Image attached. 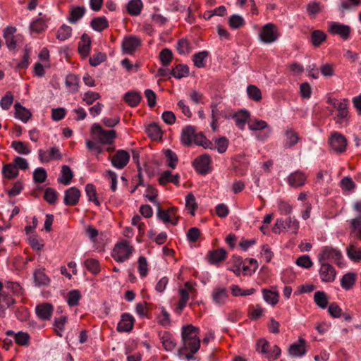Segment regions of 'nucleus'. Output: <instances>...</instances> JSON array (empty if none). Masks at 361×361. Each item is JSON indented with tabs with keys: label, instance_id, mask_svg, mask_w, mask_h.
Wrapping results in <instances>:
<instances>
[{
	"label": "nucleus",
	"instance_id": "22",
	"mask_svg": "<svg viewBox=\"0 0 361 361\" xmlns=\"http://www.w3.org/2000/svg\"><path fill=\"white\" fill-rule=\"evenodd\" d=\"M159 337L164 348L166 351H171L174 349L176 343L170 333L167 331L160 332Z\"/></svg>",
	"mask_w": 361,
	"mask_h": 361
},
{
	"label": "nucleus",
	"instance_id": "49",
	"mask_svg": "<svg viewBox=\"0 0 361 361\" xmlns=\"http://www.w3.org/2000/svg\"><path fill=\"white\" fill-rule=\"evenodd\" d=\"M177 50L180 54H188L192 50V46L187 39L182 38L178 41Z\"/></svg>",
	"mask_w": 361,
	"mask_h": 361
},
{
	"label": "nucleus",
	"instance_id": "30",
	"mask_svg": "<svg viewBox=\"0 0 361 361\" xmlns=\"http://www.w3.org/2000/svg\"><path fill=\"white\" fill-rule=\"evenodd\" d=\"M146 133L152 140H157L161 139L162 131L160 126L156 123H152L146 127Z\"/></svg>",
	"mask_w": 361,
	"mask_h": 361
},
{
	"label": "nucleus",
	"instance_id": "54",
	"mask_svg": "<svg viewBox=\"0 0 361 361\" xmlns=\"http://www.w3.org/2000/svg\"><path fill=\"white\" fill-rule=\"evenodd\" d=\"M81 298V294L78 290H71L66 297V301L69 306L74 307L78 305L79 300Z\"/></svg>",
	"mask_w": 361,
	"mask_h": 361
},
{
	"label": "nucleus",
	"instance_id": "43",
	"mask_svg": "<svg viewBox=\"0 0 361 361\" xmlns=\"http://www.w3.org/2000/svg\"><path fill=\"white\" fill-rule=\"evenodd\" d=\"M263 298L269 305L274 306L279 302V294L277 291L264 289Z\"/></svg>",
	"mask_w": 361,
	"mask_h": 361
},
{
	"label": "nucleus",
	"instance_id": "60",
	"mask_svg": "<svg viewBox=\"0 0 361 361\" xmlns=\"http://www.w3.org/2000/svg\"><path fill=\"white\" fill-rule=\"evenodd\" d=\"M185 207L190 210V214L194 216L197 204L195 197L192 192L188 193L185 197Z\"/></svg>",
	"mask_w": 361,
	"mask_h": 361
},
{
	"label": "nucleus",
	"instance_id": "50",
	"mask_svg": "<svg viewBox=\"0 0 361 361\" xmlns=\"http://www.w3.org/2000/svg\"><path fill=\"white\" fill-rule=\"evenodd\" d=\"M315 303L321 308L325 309L328 305V296L324 291H317L314 295Z\"/></svg>",
	"mask_w": 361,
	"mask_h": 361
},
{
	"label": "nucleus",
	"instance_id": "37",
	"mask_svg": "<svg viewBox=\"0 0 361 361\" xmlns=\"http://www.w3.org/2000/svg\"><path fill=\"white\" fill-rule=\"evenodd\" d=\"M4 176L8 179H13L18 175V170L13 163L4 164L2 168Z\"/></svg>",
	"mask_w": 361,
	"mask_h": 361
},
{
	"label": "nucleus",
	"instance_id": "7",
	"mask_svg": "<svg viewBox=\"0 0 361 361\" xmlns=\"http://www.w3.org/2000/svg\"><path fill=\"white\" fill-rule=\"evenodd\" d=\"M129 160V153L123 149H118L116 151L115 154L111 159L112 165L118 169H123L128 164Z\"/></svg>",
	"mask_w": 361,
	"mask_h": 361
},
{
	"label": "nucleus",
	"instance_id": "26",
	"mask_svg": "<svg viewBox=\"0 0 361 361\" xmlns=\"http://www.w3.org/2000/svg\"><path fill=\"white\" fill-rule=\"evenodd\" d=\"M14 108L15 117L18 119L22 121L24 123H26L31 118L32 113L30 111V110L23 106L20 103H16L14 105Z\"/></svg>",
	"mask_w": 361,
	"mask_h": 361
},
{
	"label": "nucleus",
	"instance_id": "32",
	"mask_svg": "<svg viewBox=\"0 0 361 361\" xmlns=\"http://www.w3.org/2000/svg\"><path fill=\"white\" fill-rule=\"evenodd\" d=\"M179 176L178 174L173 175L170 171H164L159 178V183L161 185H165L167 183H173V184L179 185Z\"/></svg>",
	"mask_w": 361,
	"mask_h": 361
},
{
	"label": "nucleus",
	"instance_id": "63",
	"mask_svg": "<svg viewBox=\"0 0 361 361\" xmlns=\"http://www.w3.org/2000/svg\"><path fill=\"white\" fill-rule=\"evenodd\" d=\"M47 177V173L44 168H37L33 173V179L35 183H44Z\"/></svg>",
	"mask_w": 361,
	"mask_h": 361
},
{
	"label": "nucleus",
	"instance_id": "17",
	"mask_svg": "<svg viewBox=\"0 0 361 361\" xmlns=\"http://www.w3.org/2000/svg\"><path fill=\"white\" fill-rule=\"evenodd\" d=\"M194 126H187L183 128L180 135V141L185 146H190L196 135Z\"/></svg>",
	"mask_w": 361,
	"mask_h": 361
},
{
	"label": "nucleus",
	"instance_id": "21",
	"mask_svg": "<svg viewBox=\"0 0 361 361\" xmlns=\"http://www.w3.org/2000/svg\"><path fill=\"white\" fill-rule=\"evenodd\" d=\"M91 49V39L87 34H83L78 43V51L80 54L85 57L89 55Z\"/></svg>",
	"mask_w": 361,
	"mask_h": 361
},
{
	"label": "nucleus",
	"instance_id": "9",
	"mask_svg": "<svg viewBox=\"0 0 361 361\" xmlns=\"http://www.w3.org/2000/svg\"><path fill=\"white\" fill-rule=\"evenodd\" d=\"M307 178L305 172L297 170L289 174L287 178V183L290 187L300 188L306 183Z\"/></svg>",
	"mask_w": 361,
	"mask_h": 361
},
{
	"label": "nucleus",
	"instance_id": "47",
	"mask_svg": "<svg viewBox=\"0 0 361 361\" xmlns=\"http://www.w3.org/2000/svg\"><path fill=\"white\" fill-rule=\"evenodd\" d=\"M207 51L197 52L193 55V63L195 66L197 68H204L205 66V60L208 56Z\"/></svg>",
	"mask_w": 361,
	"mask_h": 361
},
{
	"label": "nucleus",
	"instance_id": "46",
	"mask_svg": "<svg viewBox=\"0 0 361 361\" xmlns=\"http://www.w3.org/2000/svg\"><path fill=\"white\" fill-rule=\"evenodd\" d=\"M47 27L46 22L42 18L34 20L30 25V31L37 34L44 32Z\"/></svg>",
	"mask_w": 361,
	"mask_h": 361
},
{
	"label": "nucleus",
	"instance_id": "24",
	"mask_svg": "<svg viewBox=\"0 0 361 361\" xmlns=\"http://www.w3.org/2000/svg\"><path fill=\"white\" fill-rule=\"evenodd\" d=\"M250 118V113L247 110H240L232 116L235 120V126L240 130H244L246 122Z\"/></svg>",
	"mask_w": 361,
	"mask_h": 361
},
{
	"label": "nucleus",
	"instance_id": "28",
	"mask_svg": "<svg viewBox=\"0 0 361 361\" xmlns=\"http://www.w3.org/2000/svg\"><path fill=\"white\" fill-rule=\"evenodd\" d=\"M80 78L75 74H68L66 76L65 84L71 93H75L79 90Z\"/></svg>",
	"mask_w": 361,
	"mask_h": 361
},
{
	"label": "nucleus",
	"instance_id": "52",
	"mask_svg": "<svg viewBox=\"0 0 361 361\" xmlns=\"http://www.w3.org/2000/svg\"><path fill=\"white\" fill-rule=\"evenodd\" d=\"M122 251L123 250H112L111 252L112 257L118 262L126 261L131 254V250H126L125 252Z\"/></svg>",
	"mask_w": 361,
	"mask_h": 361
},
{
	"label": "nucleus",
	"instance_id": "33",
	"mask_svg": "<svg viewBox=\"0 0 361 361\" xmlns=\"http://www.w3.org/2000/svg\"><path fill=\"white\" fill-rule=\"evenodd\" d=\"M143 4L141 0H130L126 5L128 13L131 16H138L142 11Z\"/></svg>",
	"mask_w": 361,
	"mask_h": 361
},
{
	"label": "nucleus",
	"instance_id": "20",
	"mask_svg": "<svg viewBox=\"0 0 361 361\" xmlns=\"http://www.w3.org/2000/svg\"><path fill=\"white\" fill-rule=\"evenodd\" d=\"M199 332L200 329L192 324L183 326L181 332L182 341L200 338L198 337Z\"/></svg>",
	"mask_w": 361,
	"mask_h": 361
},
{
	"label": "nucleus",
	"instance_id": "41",
	"mask_svg": "<svg viewBox=\"0 0 361 361\" xmlns=\"http://www.w3.org/2000/svg\"><path fill=\"white\" fill-rule=\"evenodd\" d=\"M170 73L174 78L180 79L188 75L189 68L187 65L178 64L171 71Z\"/></svg>",
	"mask_w": 361,
	"mask_h": 361
},
{
	"label": "nucleus",
	"instance_id": "31",
	"mask_svg": "<svg viewBox=\"0 0 361 361\" xmlns=\"http://www.w3.org/2000/svg\"><path fill=\"white\" fill-rule=\"evenodd\" d=\"M357 275L353 272L344 274L341 279V286L345 290H350L355 285Z\"/></svg>",
	"mask_w": 361,
	"mask_h": 361
},
{
	"label": "nucleus",
	"instance_id": "45",
	"mask_svg": "<svg viewBox=\"0 0 361 361\" xmlns=\"http://www.w3.org/2000/svg\"><path fill=\"white\" fill-rule=\"evenodd\" d=\"M11 147L19 154H29L31 152L28 143L23 141H13Z\"/></svg>",
	"mask_w": 361,
	"mask_h": 361
},
{
	"label": "nucleus",
	"instance_id": "10",
	"mask_svg": "<svg viewBox=\"0 0 361 361\" xmlns=\"http://www.w3.org/2000/svg\"><path fill=\"white\" fill-rule=\"evenodd\" d=\"M140 44L141 39L138 37L130 35L123 39L121 46L123 52L132 54Z\"/></svg>",
	"mask_w": 361,
	"mask_h": 361
},
{
	"label": "nucleus",
	"instance_id": "3",
	"mask_svg": "<svg viewBox=\"0 0 361 361\" xmlns=\"http://www.w3.org/2000/svg\"><path fill=\"white\" fill-rule=\"evenodd\" d=\"M279 37L276 26L271 23L264 25L259 34V39L264 44H271Z\"/></svg>",
	"mask_w": 361,
	"mask_h": 361
},
{
	"label": "nucleus",
	"instance_id": "36",
	"mask_svg": "<svg viewBox=\"0 0 361 361\" xmlns=\"http://www.w3.org/2000/svg\"><path fill=\"white\" fill-rule=\"evenodd\" d=\"M326 39V35L320 30H315L311 32L310 40L314 47H319Z\"/></svg>",
	"mask_w": 361,
	"mask_h": 361
},
{
	"label": "nucleus",
	"instance_id": "1",
	"mask_svg": "<svg viewBox=\"0 0 361 361\" xmlns=\"http://www.w3.org/2000/svg\"><path fill=\"white\" fill-rule=\"evenodd\" d=\"M16 27L13 26H8L4 30L3 37L10 51L17 49L18 47L22 45L23 42V35L16 34Z\"/></svg>",
	"mask_w": 361,
	"mask_h": 361
},
{
	"label": "nucleus",
	"instance_id": "5",
	"mask_svg": "<svg viewBox=\"0 0 361 361\" xmlns=\"http://www.w3.org/2000/svg\"><path fill=\"white\" fill-rule=\"evenodd\" d=\"M329 31L331 34L338 35L343 40H347L350 38L352 28L348 25L331 22L329 26Z\"/></svg>",
	"mask_w": 361,
	"mask_h": 361
},
{
	"label": "nucleus",
	"instance_id": "48",
	"mask_svg": "<svg viewBox=\"0 0 361 361\" xmlns=\"http://www.w3.org/2000/svg\"><path fill=\"white\" fill-rule=\"evenodd\" d=\"M85 192L90 202H93L97 206L100 205V202L97 197L96 188L93 184L88 183L86 185Z\"/></svg>",
	"mask_w": 361,
	"mask_h": 361
},
{
	"label": "nucleus",
	"instance_id": "12",
	"mask_svg": "<svg viewBox=\"0 0 361 361\" xmlns=\"http://www.w3.org/2000/svg\"><path fill=\"white\" fill-rule=\"evenodd\" d=\"M306 341L299 338L298 341L291 344L288 348V353L291 357H299L306 354Z\"/></svg>",
	"mask_w": 361,
	"mask_h": 361
},
{
	"label": "nucleus",
	"instance_id": "19",
	"mask_svg": "<svg viewBox=\"0 0 361 361\" xmlns=\"http://www.w3.org/2000/svg\"><path fill=\"white\" fill-rule=\"evenodd\" d=\"M226 255V250H209L207 257L211 264H218L225 260Z\"/></svg>",
	"mask_w": 361,
	"mask_h": 361
},
{
	"label": "nucleus",
	"instance_id": "11",
	"mask_svg": "<svg viewBox=\"0 0 361 361\" xmlns=\"http://www.w3.org/2000/svg\"><path fill=\"white\" fill-rule=\"evenodd\" d=\"M334 108L338 111L336 116L334 117L336 123H342L348 118L349 115L348 100L347 99H341Z\"/></svg>",
	"mask_w": 361,
	"mask_h": 361
},
{
	"label": "nucleus",
	"instance_id": "18",
	"mask_svg": "<svg viewBox=\"0 0 361 361\" xmlns=\"http://www.w3.org/2000/svg\"><path fill=\"white\" fill-rule=\"evenodd\" d=\"M285 140L283 146L286 148H291L295 146L299 141L300 137L295 131L292 128H288L284 132Z\"/></svg>",
	"mask_w": 361,
	"mask_h": 361
},
{
	"label": "nucleus",
	"instance_id": "51",
	"mask_svg": "<svg viewBox=\"0 0 361 361\" xmlns=\"http://www.w3.org/2000/svg\"><path fill=\"white\" fill-rule=\"evenodd\" d=\"M247 93L248 97L255 102H259L262 100L261 90L254 85H250L247 86Z\"/></svg>",
	"mask_w": 361,
	"mask_h": 361
},
{
	"label": "nucleus",
	"instance_id": "57",
	"mask_svg": "<svg viewBox=\"0 0 361 361\" xmlns=\"http://www.w3.org/2000/svg\"><path fill=\"white\" fill-rule=\"evenodd\" d=\"M59 194L52 188H47L44 190V198L50 204H54L58 199Z\"/></svg>",
	"mask_w": 361,
	"mask_h": 361
},
{
	"label": "nucleus",
	"instance_id": "13",
	"mask_svg": "<svg viewBox=\"0 0 361 361\" xmlns=\"http://www.w3.org/2000/svg\"><path fill=\"white\" fill-rule=\"evenodd\" d=\"M228 294L224 287L218 286L213 289L211 298L212 302L219 306L224 305L228 299Z\"/></svg>",
	"mask_w": 361,
	"mask_h": 361
},
{
	"label": "nucleus",
	"instance_id": "34",
	"mask_svg": "<svg viewBox=\"0 0 361 361\" xmlns=\"http://www.w3.org/2000/svg\"><path fill=\"white\" fill-rule=\"evenodd\" d=\"M33 277L36 286H48L50 283V279L46 275L44 270H36Z\"/></svg>",
	"mask_w": 361,
	"mask_h": 361
},
{
	"label": "nucleus",
	"instance_id": "29",
	"mask_svg": "<svg viewBox=\"0 0 361 361\" xmlns=\"http://www.w3.org/2000/svg\"><path fill=\"white\" fill-rule=\"evenodd\" d=\"M157 207V217L164 223H169L171 217L175 216L177 212V209L174 207H171L168 210L162 209L159 204Z\"/></svg>",
	"mask_w": 361,
	"mask_h": 361
},
{
	"label": "nucleus",
	"instance_id": "62",
	"mask_svg": "<svg viewBox=\"0 0 361 361\" xmlns=\"http://www.w3.org/2000/svg\"><path fill=\"white\" fill-rule=\"evenodd\" d=\"M263 308L259 305H250L248 309L249 315L251 319H259L263 313Z\"/></svg>",
	"mask_w": 361,
	"mask_h": 361
},
{
	"label": "nucleus",
	"instance_id": "38",
	"mask_svg": "<svg viewBox=\"0 0 361 361\" xmlns=\"http://www.w3.org/2000/svg\"><path fill=\"white\" fill-rule=\"evenodd\" d=\"M92 28L96 31H102L109 27V23L104 16L94 18L90 23Z\"/></svg>",
	"mask_w": 361,
	"mask_h": 361
},
{
	"label": "nucleus",
	"instance_id": "53",
	"mask_svg": "<svg viewBox=\"0 0 361 361\" xmlns=\"http://www.w3.org/2000/svg\"><path fill=\"white\" fill-rule=\"evenodd\" d=\"M72 34V27L63 24L61 25L56 35V38L60 41H64L68 39Z\"/></svg>",
	"mask_w": 361,
	"mask_h": 361
},
{
	"label": "nucleus",
	"instance_id": "14",
	"mask_svg": "<svg viewBox=\"0 0 361 361\" xmlns=\"http://www.w3.org/2000/svg\"><path fill=\"white\" fill-rule=\"evenodd\" d=\"M134 323L135 319L130 314L123 313L121 316L116 329L119 332H129L133 329Z\"/></svg>",
	"mask_w": 361,
	"mask_h": 361
},
{
	"label": "nucleus",
	"instance_id": "2",
	"mask_svg": "<svg viewBox=\"0 0 361 361\" xmlns=\"http://www.w3.org/2000/svg\"><path fill=\"white\" fill-rule=\"evenodd\" d=\"M92 133L95 135L100 143L111 144L116 136L114 130H104L98 123H94L92 126Z\"/></svg>",
	"mask_w": 361,
	"mask_h": 361
},
{
	"label": "nucleus",
	"instance_id": "64",
	"mask_svg": "<svg viewBox=\"0 0 361 361\" xmlns=\"http://www.w3.org/2000/svg\"><path fill=\"white\" fill-rule=\"evenodd\" d=\"M268 128V124L263 120L255 119L248 124L250 130H261Z\"/></svg>",
	"mask_w": 361,
	"mask_h": 361
},
{
	"label": "nucleus",
	"instance_id": "15",
	"mask_svg": "<svg viewBox=\"0 0 361 361\" xmlns=\"http://www.w3.org/2000/svg\"><path fill=\"white\" fill-rule=\"evenodd\" d=\"M80 191L75 187L67 189L64 193L63 203L66 206H75L79 202Z\"/></svg>",
	"mask_w": 361,
	"mask_h": 361
},
{
	"label": "nucleus",
	"instance_id": "61",
	"mask_svg": "<svg viewBox=\"0 0 361 361\" xmlns=\"http://www.w3.org/2000/svg\"><path fill=\"white\" fill-rule=\"evenodd\" d=\"M85 265L88 271L93 274H97L100 271V266L98 260L95 259H87L85 262Z\"/></svg>",
	"mask_w": 361,
	"mask_h": 361
},
{
	"label": "nucleus",
	"instance_id": "25",
	"mask_svg": "<svg viewBox=\"0 0 361 361\" xmlns=\"http://www.w3.org/2000/svg\"><path fill=\"white\" fill-rule=\"evenodd\" d=\"M73 173L69 166L63 165L61 166V173L58 178V182L65 185H69L73 178Z\"/></svg>",
	"mask_w": 361,
	"mask_h": 361
},
{
	"label": "nucleus",
	"instance_id": "55",
	"mask_svg": "<svg viewBox=\"0 0 361 361\" xmlns=\"http://www.w3.org/2000/svg\"><path fill=\"white\" fill-rule=\"evenodd\" d=\"M173 53L168 48L163 49L159 53V59L163 66H168L171 62Z\"/></svg>",
	"mask_w": 361,
	"mask_h": 361
},
{
	"label": "nucleus",
	"instance_id": "56",
	"mask_svg": "<svg viewBox=\"0 0 361 361\" xmlns=\"http://www.w3.org/2000/svg\"><path fill=\"white\" fill-rule=\"evenodd\" d=\"M193 141H194V142L195 144H197L198 145H201V146H202L205 149H207V148H209V149L214 148L213 143L211 141H209V140H207L206 138V137L203 135L202 133L196 134L195 137H194V139H193Z\"/></svg>",
	"mask_w": 361,
	"mask_h": 361
},
{
	"label": "nucleus",
	"instance_id": "6",
	"mask_svg": "<svg viewBox=\"0 0 361 361\" xmlns=\"http://www.w3.org/2000/svg\"><path fill=\"white\" fill-rule=\"evenodd\" d=\"M329 142L331 149L337 153L344 152L346 149L347 140L339 133L335 132L332 133L329 137Z\"/></svg>",
	"mask_w": 361,
	"mask_h": 361
},
{
	"label": "nucleus",
	"instance_id": "59",
	"mask_svg": "<svg viewBox=\"0 0 361 361\" xmlns=\"http://www.w3.org/2000/svg\"><path fill=\"white\" fill-rule=\"evenodd\" d=\"M164 154L167 159V165L171 169H175L178 161L176 154L168 149L165 150Z\"/></svg>",
	"mask_w": 361,
	"mask_h": 361
},
{
	"label": "nucleus",
	"instance_id": "42",
	"mask_svg": "<svg viewBox=\"0 0 361 361\" xmlns=\"http://www.w3.org/2000/svg\"><path fill=\"white\" fill-rule=\"evenodd\" d=\"M85 13V8L84 6L75 7L70 11V16L68 18V20L71 23L74 24L84 16Z\"/></svg>",
	"mask_w": 361,
	"mask_h": 361
},
{
	"label": "nucleus",
	"instance_id": "8",
	"mask_svg": "<svg viewBox=\"0 0 361 361\" xmlns=\"http://www.w3.org/2000/svg\"><path fill=\"white\" fill-rule=\"evenodd\" d=\"M211 158L207 154L199 156L193 162L194 167L197 172L205 175L210 171Z\"/></svg>",
	"mask_w": 361,
	"mask_h": 361
},
{
	"label": "nucleus",
	"instance_id": "58",
	"mask_svg": "<svg viewBox=\"0 0 361 361\" xmlns=\"http://www.w3.org/2000/svg\"><path fill=\"white\" fill-rule=\"evenodd\" d=\"M158 195V190L152 185H147L146 189V194L145 197L148 199L149 201L159 206V202L157 201Z\"/></svg>",
	"mask_w": 361,
	"mask_h": 361
},
{
	"label": "nucleus",
	"instance_id": "35",
	"mask_svg": "<svg viewBox=\"0 0 361 361\" xmlns=\"http://www.w3.org/2000/svg\"><path fill=\"white\" fill-rule=\"evenodd\" d=\"M200 347V338L183 341V350L186 352H190L192 353V354H195L198 351Z\"/></svg>",
	"mask_w": 361,
	"mask_h": 361
},
{
	"label": "nucleus",
	"instance_id": "23",
	"mask_svg": "<svg viewBox=\"0 0 361 361\" xmlns=\"http://www.w3.org/2000/svg\"><path fill=\"white\" fill-rule=\"evenodd\" d=\"M142 99V95L137 91H128L123 95V100L131 107L138 106Z\"/></svg>",
	"mask_w": 361,
	"mask_h": 361
},
{
	"label": "nucleus",
	"instance_id": "44",
	"mask_svg": "<svg viewBox=\"0 0 361 361\" xmlns=\"http://www.w3.org/2000/svg\"><path fill=\"white\" fill-rule=\"evenodd\" d=\"M195 292L194 285L191 282H186L185 283V288L179 289L180 300L188 302L190 294Z\"/></svg>",
	"mask_w": 361,
	"mask_h": 361
},
{
	"label": "nucleus",
	"instance_id": "27",
	"mask_svg": "<svg viewBox=\"0 0 361 361\" xmlns=\"http://www.w3.org/2000/svg\"><path fill=\"white\" fill-rule=\"evenodd\" d=\"M6 335L13 336L14 338V341L16 343L20 345H27L30 343V336L27 333L18 331V333H15L12 330H8L6 331Z\"/></svg>",
	"mask_w": 361,
	"mask_h": 361
},
{
	"label": "nucleus",
	"instance_id": "40",
	"mask_svg": "<svg viewBox=\"0 0 361 361\" xmlns=\"http://www.w3.org/2000/svg\"><path fill=\"white\" fill-rule=\"evenodd\" d=\"M319 256L326 260L327 259H333L339 266L341 265L340 262V259L341 258V253L338 250H323L322 254H320Z\"/></svg>",
	"mask_w": 361,
	"mask_h": 361
},
{
	"label": "nucleus",
	"instance_id": "16",
	"mask_svg": "<svg viewBox=\"0 0 361 361\" xmlns=\"http://www.w3.org/2000/svg\"><path fill=\"white\" fill-rule=\"evenodd\" d=\"M36 314L37 317L42 320L50 319L52 312L53 306L49 303H42L36 306Z\"/></svg>",
	"mask_w": 361,
	"mask_h": 361
},
{
	"label": "nucleus",
	"instance_id": "39",
	"mask_svg": "<svg viewBox=\"0 0 361 361\" xmlns=\"http://www.w3.org/2000/svg\"><path fill=\"white\" fill-rule=\"evenodd\" d=\"M228 24L231 29L237 30L243 27L245 25V21L241 16L233 14L229 17Z\"/></svg>",
	"mask_w": 361,
	"mask_h": 361
},
{
	"label": "nucleus",
	"instance_id": "4",
	"mask_svg": "<svg viewBox=\"0 0 361 361\" xmlns=\"http://www.w3.org/2000/svg\"><path fill=\"white\" fill-rule=\"evenodd\" d=\"M319 259L321 264L319 271L320 279L322 281L325 283L333 282L335 280L336 276V271L335 269L333 267V266L329 263H326V259L322 258V257L319 256Z\"/></svg>",
	"mask_w": 361,
	"mask_h": 361
}]
</instances>
